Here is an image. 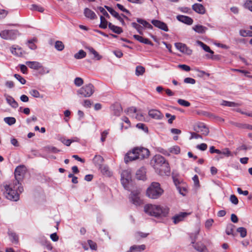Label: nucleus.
<instances>
[{"label":"nucleus","mask_w":252,"mask_h":252,"mask_svg":"<svg viewBox=\"0 0 252 252\" xmlns=\"http://www.w3.org/2000/svg\"><path fill=\"white\" fill-rule=\"evenodd\" d=\"M4 188L3 193L8 199L16 201L19 199V192L23 191V188L19 184H15L14 182L9 184L4 183L2 185Z\"/></svg>","instance_id":"f257e3e1"},{"label":"nucleus","mask_w":252,"mask_h":252,"mask_svg":"<svg viewBox=\"0 0 252 252\" xmlns=\"http://www.w3.org/2000/svg\"><path fill=\"white\" fill-rule=\"evenodd\" d=\"M144 212L155 217H165L169 213V208L159 205L147 204L144 207Z\"/></svg>","instance_id":"f03ea898"},{"label":"nucleus","mask_w":252,"mask_h":252,"mask_svg":"<svg viewBox=\"0 0 252 252\" xmlns=\"http://www.w3.org/2000/svg\"><path fill=\"white\" fill-rule=\"evenodd\" d=\"M163 192V189L158 183L153 182L147 189L146 195L151 199H156L160 197Z\"/></svg>","instance_id":"7ed1b4c3"},{"label":"nucleus","mask_w":252,"mask_h":252,"mask_svg":"<svg viewBox=\"0 0 252 252\" xmlns=\"http://www.w3.org/2000/svg\"><path fill=\"white\" fill-rule=\"evenodd\" d=\"M121 182L124 188L127 190H130L131 185V173L130 170L123 171L121 174Z\"/></svg>","instance_id":"20e7f679"},{"label":"nucleus","mask_w":252,"mask_h":252,"mask_svg":"<svg viewBox=\"0 0 252 252\" xmlns=\"http://www.w3.org/2000/svg\"><path fill=\"white\" fill-rule=\"evenodd\" d=\"M82 96L88 97L91 96L94 93V87L91 84L86 85L81 88L77 92Z\"/></svg>","instance_id":"39448f33"},{"label":"nucleus","mask_w":252,"mask_h":252,"mask_svg":"<svg viewBox=\"0 0 252 252\" xmlns=\"http://www.w3.org/2000/svg\"><path fill=\"white\" fill-rule=\"evenodd\" d=\"M25 167L23 165H20L16 168L14 172L15 179L13 181V182L15 183V184L21 185L19 181L23 178L25 173Z\"/></svg>","instance_id":"423d86ee"},{"label":"nucleus","mask_w":252,"mask_h":252,"mask_svg":"<svg viewBox=\"0 0 252 252\" xmlns=\"http://www.w3.org/2000/svg\"><path fill=\"white\" fill-rule=\"evenodd\" d=\"M18 31L16 30H4L0 32V36L6 40L14 39L18 35Z\"/></svg>","instance_id":"0eeeda50"},{"label":"nucleus","mask_w":252,"mask_h":252,"mask_svg":"<svg viewBox=\"0 0 252 252\" xmlns=\"http://www.w3.org/2000/svg\"><path fill=\"white\" fill-rule=\"evenodd\" d=\"M154 162L155 164L153 165L154 168L156 171H158V168L162 166L164 163H167L164 157L160 155H156L151 160V163Z\"/></svg>","instance_id":"6e6552de"},{"label":"nucleus","mask_w":252,"mask_h":252,"mask_svg":"<svg viewBox=\"0 0 252 252\" xmlns=\"http://www.w3.org/2000/svg\"><path fill=\"white\" fill-rule=\"evenodd\" d=\"M135 149L138 159L142 160L149 157L150 151L148 149L142 147H137Z\"/></svg>","instance_id":"1a4fd4ad"},{"label":"nucleus","mask_w":252,"mask_h":252,"mask_svg":"<svg viewBox=\"0 0 252 252\" xmlns=\"http://www.w3.org/2000/svg\"><path fill=\"white\" fill-rule=\"evenodd\" d=\"M194 130L196 132L201 133V134L204 135H207L209 132L208 127L202 123H198L195 124L194 126Z\"/></svg>","instance_id":"9d476101"},{"label":"nucleus","mask_w":252,"mask_h":252,"mask_svg":"<svg viewBox=\"0 0 252 252\" xmlns=\"http://www.w3.org/2000/svg\"><path fill=\"white\" fill-rule=\"evenodd\" d=\"M140 191H132L130 194V200L134 205L138 206L142 203V200L139 196Z\"/></svg>","instance_id":"9b49d317"},{"label":"nucleus","mask_w":252,"mask_h":252,"mask_svg":"<svg viewBox=\"0 0 252 252\" xmlns=\"http://www.w3.org/2000/svg\"><path fill=\"white\" fill-rule=\"evenodd\" d=\"M138 159L135 147L132 150L129 151L125 155L124 160L127 163L129 161L135 160Z\"/></svg>","instance_id":"f8f14e48"},{"label":"nucleus","mask_w":252,"mask_h":252,"mask_svg":"<svg viewBox=\"0 0 252 252\" xmlns=\"http://www.w3.org/2000/svg\"><path fill=\"white\" fill-rule=\"evenodd\" d=\"M156 171L161 176H169L170 174V168L168 163L167 162L164 163L158 168V171Z\"/></svg>","instance_id":"ddd939ff"},{"label":"nucleus","mask_w":252,"mask_h":252,"mask_svg":"<svg viewBox=\"0 0 252 252\" xmlns=\"http://www.w3.org/2000/svg\"><path fill=\"white\" fill-rule=\"evenodd\" d=\"M190 213L186 212H181L172 217L173 221L175 224H177L179 222L183 221L184 219Z\"/></svg>","instance_id":"4468645a"},{"label":"nucleus","mask_w":252,"mask_h":252,"mask_svg":"<svg viewBox=\"0 0 252 252\" xmlns=\"http://www.w3.org/2000/svg\"><path fill=\"white\" fill-rule=\"evenodd\" d=\"M148 115L152 119L161 120L163 118V114L158 110L151 109L148 112Z\"/></svg>","instance_id":"2eb2a0df"},{"label":"nucleus","mask_w":252,"mask_h":252,"mask_svg":"<svg viewBox=\"0 0 252 252\" xmlns=\"http://www.w3.org/2000/svg\"><path fill=\"white\" fill-rule=\"evenodd\" d=\"M175 46L178 50H180L183 53L190 55L192 53V51L188 48L185 44L182 43H176L175 44Z\"/></svg>","instance_id":"dca6fc26"},{"label":"nucleus","mask_w":252,"mask_h":252,"mask_svg":"<svg viewBox=\"0 0 252 252\" xmlns=\"http://www.w3.org/2000/svg\"><path fill=\"white\" fill-rule=\"evenodd\" d=\"M152 23L156 27L160 29L165 32H168V29L167 25L160 21L158 20H153L152 21Z\"/></svg>","instance_id":"f3484780"},{"label":"nucleus","mask_w":252,"mask_h":252,"mask_svg":"<svg viewBox=\"0 0 252 252\" xmlns=\"http://www.w3.org/2000/svg\"><path fill=\"white\" fill-rule=\"evenodd\" d=\"M177 19L183 23L190 25L193 23V20L190 17L182 15H179L176 17Z\"/></svg>","instance_id":"a211bd4d"},{"label":"nucleus","mask_w":252,"mask_h":252,"mask_svg":"<svg viewBox=\"0 0 252 252\" xmlns=\"http://www.w3.org/2000/svg\"><path fill=\"white\" fill-rule=\"evenodd\" d=\"M146 169L144 167H141L136 171V178L139 180H144L146 178Z\"/></svg>","instance_id":"6ab92c4d"},{"label":"nucleus","mask_w":252,"mask_h":252,"mask_svg":"<svg viewBox=\"0 0 252 252\" xmlns=\"http://www.w3.org/2000/svg\"><path fill=\"white\" fill-rule=\"evenodd\" d=\"M192 8L194 11L200 14H204L206 12L204 6L200 3H195L193 4Z\"/></svg>","instance_id":"aec40b11"},{"label":"nucleus","mask_w":252,"mask_h":252,"mask_svg":"<svg viewBox=\"0 0 252 252\" xmlns=\"http://www.w3.org/2000/svg\"><path fill=\"white\" fill-rule=\"evenodd\" d=\"M26 64L31 69L34 70H38L42 68V65L41 63L36 61H27L26 62Z\"/></svg>","instance_id":"412c9836"},{"label":"nucleus","mask_w":252,"mask_h":252,"mask_svg":"<svg viewBox=\"0 0 252 252\" xmlns=\"http://www.w3.org/2000/svg\"><path fill=\"white\" fill-rule=\"evenodd\" d=\"M11 53L17 57H21L23 55V50L17 45H13L10 49Z\"/></svg>","instance_id":"4be33fe9"},{"label":"nucleus","mask_w":252,"mask_h":252,"mask_svg":"<svg viewBox=\"0 0 252 252\" xmlns=\"http://www.w3.org/2000/svg\"><path fill=\"white\" fill-rule=\"evenodd\" d=\"M84 14L86 18H89L91 20L95 19L97 17L95 13L88 8H85Z\"/></svg>","instance_id":"5701e85b"},{"label":"nucleus","mask_w":252,"mask_h":252,"mask_svg":"<svg viewBox=\"0 0 252 252\" xmlns=\"http://www.w3.org/2000/svg\"><path fill=\"white\" fill-rule=\"evenodd\" d=\"M133 37L134 38V39L138 40L141 43H143L148 45H153L152 42L147 38H145L142 36L136 34L133 35Z\"/></svg>","instance_id":"b1692460"},{"label":"nucleus","mask_w":252,"mask_h":252,"mask_svg":"<svg viewBox=\"0 0 252 252\" xmlns=\"http://www.w3.org/2000/svg\"><path fill=\"white\" fill-rule=\"evenodd\" d=\"M192 29L195 32L199 33H204L208 29L206 27L200 25L194 26Z\"/></svg>","instance_id":"393cba45"},{"label":"nucleus","mask_w":252,"mask_h":252,"mask_svg":"<svg viewBox=\"0 0 252 252\" xmlns=\"http://www.w3.org/2000/svg\"><path fill=\"white\" fill-rule=\"evenodd\" d=\"M108 27L111 30L116 33L120 34L123 32V30L121 28L115 26L111 23H108Z\"/></svg>","instance_id":"a878e982"},{"label":"nucleus","mask_w":252,"mask_h":252,"mask_svg":"<svg viewBox=\"0 0 252 252\" xmlns=\"http://www.w3.org/2000/svg\"><path fill=\"white\" fill-rule=\"evenodd\" d=\"M6 100L7 102L12 107L16 108L18 106V103L12 96L7 95L6 97Z\"/></svg>","instance_id":"bb28decb"},{"label":"nucleus","mask_w":252,"mask_h":252,"mask_svg":"<svg viewBox=\"0 0 252 252\" xmlns=\"http://www.w3.org/2000/svg\"><path fill=\"white\" fill-rule=\"evenodd\" d=\"M196 43L198 45L200 46L206 52L210 53L212 55L214 54V52L210 49V47L202 41L198 40L197 41Z\"/></svg>","instance_id":"cd10ccee"},{"label":"nucleus","mask_w":252,"mask_h":252,"mask_svg":"<svg viewBox=\"0 0 252 252\" xmlns=\"http://www.w3.org/2000/svg\"><path fill=\"white\" fill-rule=\"evenodd\" d=\"M113 111L114 115L119 116L122 112V108L119 104H116L113 106Z\"/></svg>","instance_id":"c85d7f7f"},{"label":"nucleus","mask_w":252,"mask_h":252,"mask_svg":"<svg viewBox=\"0 0 252 252\" xmlns=\"http://www.w3.org/2000/svg\"><path fill=\"white\" fill-rule=\"evenodd\" d=\"M136 21L139 24L142 25L145 28L149 29H152L153 28V26L150 23L143 19L137 18Z\"/></svg>","instance_id":"c756f323"},{"label":"nucleus","mask_w":252,"mask_h":252,"mask_svg":"<svg viewBox=\"0 0 252 252\" xmlns=\"http://www.w3.org/2000/svg\"><path fill=\"white\" fill-rule=\"evenodd\" d=\"M87 49L89 50L90 53L92 54L94 56V59L99 60L101 58V56H100L98 53L91 47H88Z\"/></svg>","instance_id":"7c9ffc66"},{"label":"nucleus","mask_w":252,"mask_h":252,"mask_svg":"<svg viewBox=\"0 0 252 252\" xmlns=\"http://www.w3.org/2000/svg\"><path fill=\"white\" fill-rule=\"evenodd\" d=\"M194 248L199 252H206L207 251V248L206 246L202 244H196L194 246Z\"/></svg>","instance_id":"2f4dec72"},{"label":"nucleus","mask_w":252,"mask_h":252,"mask_svg":"<svg viewBox=\"0 0 252 252\" xmlns=\"http://www.w3.org/2000/svg\"><path fill=\"white\" fill-rule=\"evenodd\" d=\"M86 56V53L83 50H80L78 52L75 54L74 57L76 59H81Z\"/></svg>","instance_id":"473e14b6"},{"label":"nucleus","mask_w":252,"mask_h":252,"mask_svg":"<svg viewBox=\"0 0 252 252\" xmlns=\"http://www.w3.org/2000/svg\"><path fill=\"white\" fill-rule=\"evenodd\" d=\"M8 233L9 238L12 242H14V243L18 242V237L17 235L15 232H14L13 231H9Z\"/></svg>","instance_id":"72a5a7b5"},{"label":"nucleus","mask_w":252,"mask_h":252,"mask_svg":"<svg viewBox=\"0 0 252 252\" xmlns=\"http://www.w3.org/2000/svg\"><path fill=\"white\" fill-rule=\"evenodd\" d=\"M236 126L241 129H247L249 130H252V125L247 124H243V123H238L236 125Z\"/></svg>","instance_id":"f704fd0d"},{"label":"nucleus","mask_w":252,"mask_h":252,"mask_svg":"<svg viewBox=\"0 0 252 252\" xmlns=\"http://www.w3.org/2000/svg\"><path fill=\"white\" fill-rule=\"evenodd\" d=\"M239 34L243 37H252V32L249 30H240L239 31Z\"/></svg>","instance_id":"c9c22d12"},{"label":"nucleus","mask_w":252,"mask_h":252,"mask_svg":"<svg viewBox=\"0 0 252 252\" xmlns=\"http://www.w3.org/2000/svg\"><path fill=\"white\" fill-rule=\"evenodd\" d=\"M94 162L99 166L102 164L103 161V158L100 156H95L94 158Z\"/></svg>","instance_id":"e433bc0d"},{"label":"nucleus","mask_w":252,"mask_h":252,"mask_svg":"<svg viewBox=\"0 0 252 252\" xmlns=\"http://www.w3.org/2000/svg\"><path fill=\"white\" fill-rule=\"evenodd\" d=\"M3 121L9 126L14 125L16 123V119L14 117H5L4 118Z\"/></svg>","instance_id":"4c0bfd02"},{"label":"nucleus","mask_w":252,"mask_h":252,"mask_svg":"<svg viewBox=\"0 0 252 252\" xmlns=\"http://www.w3.org/2000/svg\"><path fill=\"white\" fill-rule=\"evenodd\" d=\"M100 24L99 25V27L102 29H106L107 25H108V22L103 16H100Z\"/></svg>","instance_id":"58836bf2"},{"label":"nucleus","mask_w":252,"mask_h":252,"mask_svg":"<svg viewBox=\"0 0 252 252\" xmlns=\"http://www.w3.org/2000/svg\"><path fill=\"white\" fill-rule=\"evenodd\" d=\"M145 68L142 66H137L135 70V74L136 76L142 75L145 72Z\"/></svg>","instance_id":"ea45409f"},{"label":"nucleus","mask_w":252,"mask_h":252,"mask_svg":"<svg viewBox=\"0 0 252 252\" xmlns=\"http://www.w3.org/2000/svg\"><path fill=\"white\" fill-rule=\"evenodd\" d=\"M135 252H141L146 249L145 245H133L132 246Z\"/></svg>","instance_id":"a19ab883"},{"label":"nucleus","mask_w":252,"mask_h":252,"mask_svg":"<svg viewBox=\"0 0 252 252\" xmlns=\"http://www.w3.org/2000/svg\"><path fill=\"white\" fill-rule=\"evenodd\" d=\"M126 113L130 117L134 118L136 113V109L134 107H130L127 109Z\"/></svg>","instance_id":"79ce46f5"},{"label":"nucleus","mask_w":252,"mask_h":252,"mask_svg":"<svg viewBox=\"0 0 252 252\" xmlns=\"http://www.w3.org/2000/svg\"><path fill=\"white\" fill-rule=\"evenodd\" d=\"M131 25L134 28H135L137 30V32L140 34L142 35L143 34L142 31L143 28L141 26L135 22L132 23Z\"/></svg>","instance_id":"37998d69"},{"label":"nucleus","mask_w":252,"mask_h":252,"mask_svg":"<svg viewBox=\"0 0 252 252\" xmlns=\"http://www.w3.org/2000/svg\"><path fill=\"white\" fill-rule=\"evenodd\" d=\"M237 231L240 234V236L242 238H244L247 236V230L243 227H238Z\"/></svg>","instance_id":"c03bdc74"},{"label":"nucleus","mask_w":252,"mask_h":252,"mask_svg":"<svg viewBox=\"0 0 252 252\" xmlns=\"http://www.w3.org/2000/svg\"><path fill=\"white\" fill-rule=\"evenodd\" d=\"M55 47L58 51H62L64 49V46L62 41H57L55 42Z\"/></svg>","instance_id":"a18cd8bd"},{"label":"nucleus","mask_w":252,"mask_h":252,"mask_svg":"<svg viewBox=\"0 0 252 252\" xmlns=\"http://www.w3.org/2000/svg\"><path fill=\"white\" fill-rule=\"evenodd\" d=\"M30 9L31 10H35L40 12H43L44 10L42 7L36 4H32Z\"/></svg>","instance_id":"49530a36"},{"label":"nucleus","mask_w":252,"mask_h":252,"mask_svg":"<svg viewBox=\"0 0 252 252\" xmlns=\"http://www.w3.org/2000/svg\"><path fill=\"white\" fill-rule=\"evenodd\" d=\"M244 7L252 12V0H247L244 3Z\"/></svg>","instance_id":"de8ad7c7"},{"label":"nucleus","mask_w":252,"mask_h":252,"mask_svg":"<svg viewBox=\"0 0 252 252\" xmlns=\"http://www.w3.org/2000/svg\"><path fill=\"white\" fill-rule=\"evenodd\" d=\"M221 105L228 107H236L238 106V104L235 102L227 101L225 100L222 101Z\"/></svg>","instance_id":"09e8293b"},{"label":"nucleus","mask_w":252,"mask_h":252,"mask_svg":"<svg viewBox=\"0 0 252 252\" xmlns=\"http://www.w3.org/2000/svg\"><path fill=\"white\" fill-rule=\"evenodd\" d=\"M177 189L181 194L183 196L186 195L187 192V189L185 187L179 186L177 187Z\"/></svg>","instance_id":"8fccbe9b"},{"label":"nucleus","mask_w":252,"mask_h":252,"mask_svg":"<svg viewBox=\"0 0 252 252\" xmlns=\"http://www.w3.org/2000/svg\"><path fill=\"white\" fill-rule=\"evenodd\" d=\"M99 168L101 170V171L103 174H106L107 175H109L110 171H109L108 167L106 165H99Z\"/></svg>","instance_id":"3c124183"},{"label":"nucleus","mask_w":252,"mask_h":252,"mask_svg":"<svg viewBox=\"0 0 252 252\" xmlns=\"http://www.w3.org/2000/svg\"><path fill=\"white\" fill-rule=\"evenodd\" d=\"M177 102L180 105L185 107H189L190 105V103L189 101H186L184 99H179L177 100Z\"/></svg>","instance_id":"603ef678"},{"label":"nucleus","mask_w":252,"mask_h":252,"mask_svg":"<svg viewBox=\"0 0 252 252\" xmlns=\"http://www.w3.org/2000/svg\"><path fill=\"white\" fill-rule=\"evenodd\" d=\"M74 84L77 87H80L83 84V80L80 77H76L74 79Z\"/></svg>","instance_id":"864d4df0"},{"label":"nucleus","mask_w":252,"mask_h":252,"mask_svg":"<svg viewBox=\"0 0 252 252\" xmlns=\"http://www.w3.org/2000/svg\"><path fill=\"white\" fill-rule=\"evenodd\" d=\"M169 151L171 153L178 154L180 152V149L178 146H174L169 149Z\"/></svg>","instance_id":"5fc2aeb1"},{"label":"nucleus","mask_w":252,"mask_h":252,"mask_svg":"<svg viewBox=\"0 0 252 252\" xmlns=\"http://www.w3.org/2000/svg\"><path fill=\"white\" fill-rule=\"evenodd\" d=\"M8 14V11L0 9V21L4 19Z\"/></svg>","instance_id":"6e6d98bb"},{"label":"nucleus","mask_w":252,"mask_h":252,"mask_svg":"<svg viewBox=\"0 0 252 252\" xmlns=\"http://www.w3.org/2000/svg\"><path fill=\"white\" fill-rule=\"evenodd\" d=\"M30 94L34 97L38 98L40 97V94L36 90H32L30 91Z\"/></svg>","instance_id":"4d7b16f0"},{"label":"nucleus","mask_w":252,"mask_h":252,"mask_svg":"<svg viewBox=\"0 0 252 252\" xmlns=\"http://www.w3.org/2000/svg\"><path fill=\"white\" fill-rule=\"evenodd\" d=\"M14 77L16 78L22 84H25L26 82V80L23 78L20 75L15 74Z\"/></svg>","instance_id":"13d9d810"},{"label":"nucleus","mask_w":252,"mask_h":252,"mask_svg":"<svg viewBox=\"0 0 252 252\" xmlns=\"http://www.w3.org/2000/svg\"><path fill=\"white\" fill-rule=\"evenodd\" d=\"M230 202L234 205H237L238 203V199L237 197L234 194H232L230 196Z\"/></svg>","instance_id":"bf43d9fd"},{"label":"nucleus","mask_w":252,"mask_h":252,"mask_svg":"<svg viewBox=\"0 0 252 252\" xmlns=\"http://www.w3.org/2000/svg\"><path fill=\"white\" fill-rule=\"evenodd\" d=\"M136 127H138V128L143 129L145 132H147L148 131V127L146 126L143 124H137L136 125Z\"/></svg>","instance_id":"052dcab7"},{"label":"nucleus","mask_w":252,"mask_h":252,"mask_svg":"<svg viewBox=\"0 0 252 252\" xmlns=\"http://www.w3.org/2000/svg\"><path fill=\"white\" fill-rule=\"evenodd\" d=\"M88 243L90 246V248L92 250H96L97 247H96V244L93 241L90 240L88 241Z\"/></svg>","instance_id":"680f3d73"},{"label":"nucleus","mask_w":252,"mask_h":252,"mask_svg":"<svg viewBox=\"0 0 252 252\" xmlns=\"http://www.w3.org/2000/svg\"><path fill=\"white\" fill-rule=\"evenodd\" d=\"M196 148L201 151H205L207 148V145L205 143H202L200 145H197Z\"/></svg>","instance_id":"e2e57ef3"},{"label":"nucleus","mask_w":252,"mask_h":252,"mask_svg":"<svg viewBox=\"0 0 252 252\" xmlns=\"http://www.w3.org/2000/svg\"><path fill=\"white\" fill-rule=\"evenodd\" d=\"M192 180L194 182V186H196V187H199V179H198V177L197 175H195L193 177Z\"/></svg>","instance_id":"0e129e2a"},{"label":"nucleus","mask_w":252,"mask_h":252,"mask_svg":"<svg viewBox=\"0 0 252 252\" xmlns=\"http://www.w3.org/2000/svg\"><path fill=\"white\" fill-rule=\"evenodd\" d=\"M184 82L185 83L194 84L195 83V80L193 78L187 77L184 79Z\"/></svg>","instance_id":"69168bd1"},{"label":"nucleus","mask_w":252,"mask_h":252,"mask_svg":"<svg viewBox=\"0 0 252 252\" xmlns=\"http://www.w3.org/2000/svg\"><path fill=\"white\" fill-rule=\"evenodd\" d=\"M213 222L214 220L213 219H209L207 220L205 224V227L208 229L210 228L212 225Z\"/></svg>","instance_id":"338daca9"},{"label":"nucleus","mask_w":252,"mask_h":252,"mask_svg":"<svg viewBox=\"0 0 252 252\" xmlns=\"http://www.w3.org/2000/svg\"><path fill=\"white\" fill-rule=\"evenodd\" d=\"M98 9L99 10L100 12L102 13V14L105 17L109 18V15L107 12L104 9V8L102 7H98Z\"/></svg>","instance_id":"774afa93"}]
</instances>
